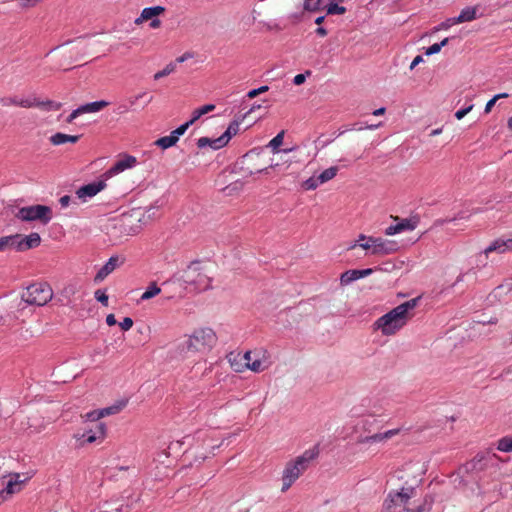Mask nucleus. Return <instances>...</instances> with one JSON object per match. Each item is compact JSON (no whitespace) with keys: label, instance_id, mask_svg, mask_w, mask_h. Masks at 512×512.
<instances>
[{"label":"nucleus","instance_id":"nucleus-1","mask_svg":"<svg viewBox=\"0 0 512 512\" xmlns=\"http://www.w3.org/2000/svg\"><path fill=\"white\" fill-rule=\"evenodd\" d=\"M434 497L430 494L419 496L415 487L391 490L385 498L381 512H431Z\"/></svg>","mask_w":512,"mask_h":512},{"label":"nucleus","instance_id":"nucleus-2","mask_svg":"<svg viewBox=\"0 0 512 512\" xmlns=\"http://www.w3.org/2000/svg\"><path fill=\"white\" fill-rule=\"evenodd\" d=\"M418 299H410L376 320L374 326L385 336L394 335L403 328L411 317L410 312L416 307Z\"/></svg>","mask_w":512,"mask_h":512},{"label":"nucleus","instance_id":"nucleus-3","mask_svg":"<svg viewBox=\"0 0 512 512\" xmlns=\"http://www.w3.org/2000/svg\"><path fill=\"white\" fill-rule=\"evenodd\" d=\"M319 449L317 446L304 451V453L294 460L289 461L282 474V492H286L293 483L302 475L309 467L311 461L317 458Z\"/></svg>","mask_w":512,"mask_h":512},{"label":"nucleus","instance_id":"nucleus-4","mask_svg":"<svg viewBox=\"0 0 512 512\" xmlns=\"http://www.w3.org/2000/svg\"><path fill=\"white\" fill-rule=\"evenodd\" d=\"M179 281L189 291H205L210 288L211 278L199 262H192L181 274Z\"/></svg>","mask_w":512,"mask_h":512},{"label":"nucleus","instance_id":"nucleus-5","mask_svg":"<svg viewBox=\"0 0 512 512\" xmlns=\"http://www.w3.org/2000/svg\"><path fill=\"white\" fill-rule=\"evenodd\" d=\"M217 342V336L211 328L196 329L185 341L188 351L204 352L212 349Z\"/></svg>","mask_w":512,"mask_h":512},{"label":"nucleus","instance_id":"nucleus-6","mask_svg":"<svg viewBox=\"0 0 512 512\" xmlns=\"http://www.w3.org/2000/svg\"><path fill=\"white\" fill-rule=\"evenodd\" d=\"M52 298V288L49 284L43 282L33 283L21 293V300L31 306H44Z\"/></svg>","mask_w":512,"mask_h":512},{"label":"nucleus","instance_id":"nucleus-7","mask_svg":"<svg viewBox=\"0 0 512 512\" xmlns=\"http://www.w3.org/2000/svg\"><path fill=\"white\" fill-rule=\"evenodd\" d=\"M400 428L390 429L384 432L374 433L372 435L367 436H359L356 440V445L360 452L362 453H377V449L375 448L376 444H384L388 440L392 439L394 436L400 433Z\"/></svg>","mask_w":512,"mask_h":512},{"label":"nucleus","instance_id":"nucleus-8","mask_svg":"<svg viewBox=\"0 0 512 512\" xmlns=\"http://www.w3.org/2000/svg\"><path fill=\"white\" fill-rule=\"evenodd\" d=\"M0 104L3 106H19L22 108L38 107L46 111H57L61 107L60 103L51 100L41 101L36 97L24 98L19 96L4 97L0 100Z\"/></svg>","mask_w":512,"mask_h":512},{"label":"nucleus","instance_id":"nucleus-9","mask_svg":"<svg viewBox=\"0 0 512 512\" xmlns=\"http://www.w3.org/2000/svg\"><path fill=\"white\" fill-rule=\"evenodd\" d=\"M16 217L22 221H40L47 224L52 219V210L46 205L25 206L18 210Z\"/></svg>","mask_w":512,"mask_h":512},{"label":"nucleus","instance_id":"nucleus-10","mask_svg":"<svg viewBox=\"0 0 512 512\" xmlns=\"http://www.w3.org/2000/svg\"><path fill=\"white\" fill-rule=\"evenodd\" d=\"M512 251V238L503 239L498 238L494 241H492L484 250L483 252L479 253L478 255V261L482 264V266H486L487 262L484 261L482 258H487L490 253L496 252L499 254Z\"/></svg>","mask_w":512,"mask_h":512},{"label":"nucleus","instance_id":"nucleus-11","mask_svg":"<svg viewBox=\"0 0 512 512\" xmlns=\"http://www.w3.org/2000/svg\"><path fill=\"white\" fill-rule=\"evenodd\" d=\"M395 220H399V222L395 225H390L387 227L385 229L386 235L392 236L404 231H413L419 223L418 217H410L405 219H399L398 217H395Z\"/></svg>","mask_w":512,"mask_h":512},{"label":"nucleus","instance_id":"nucleus-12","mask_svg":"<svg viewBox=\"0 0 512 512\" xmlns=\"http://www.w3.org/2000/svg\"><path fill=\"white\" fill-rule=\"evenodd\" d=\"M372 243L373 255H389L399 250L398 243L393 240L374 237Z\"/></svg>","mask_w":512,"mask_h":512},{"label":"nucleus","instance_id":"nucleus-13","mask_svg":"<svg viewBox=\"0 0 512 512\" xmlns=\"http://www.w3.org/2000/svg\"><path fill=\"white\" fill-rule=\"evenodd\" d=\"M137 164V159L131 155H124L123 158L119 159L110 169H108L103 177L106 179L113 177L127 169L133 168Z\"/></svg>","mask_w":512,"mask_h":512},{"label":"nucleus","instance_id":"nucleus-14","mask_svg":"<svg viewBox=\"0 0 512 512\" xmlns=\"http://www.w3.org/2000/svg\"><path fill=\"white\" fill-rule=\"evenodd\" d=\"M23 482L19 474L12 475L6 482L4 489L0 491V504L6 501L11 495L21 491Z\"/></svg>","mask_w":512,"mask_h":512},{"label":"nucleus","instance_id":"nucleus-15","mask_svg":"<svg viewBox=\"0 0 512 512\" xmlns=\"http://www.w3.org/2000/svg\"><path fill=\"white\" fill-rule=\"evenodd\" d=\"M106 187L105 180L89 183L81 186L77 191L76 195L79 199L86 201L87 198H92Z\"/></svg>","mask_w":512,"mask_h":512},{"label":"nucleus","instance_id":"nucleus-16","mask_svg":"<svg viewBox=\"0 0 512 512\" xmlns=\"http://www.w3.org/2000/svg\"><path fill=\"white\" fill-rule=\"evenodd\" d=\"M373 273V269L367 268V269H353V270H347L340 276V284L342 286H347L351 284L352 282L367 277Z\"/></svg>","mask_w":512,"mask_h":512},{"label":"nucleus","instance_id":"nucleus-17","mask_svg":"<svg viewBox=\"0 0 512 512\" xmlns=\"http://www.w3.org/2000/svg\"><path fill=\"white\" fill-rule=\"evenodd\" d=\"M41 242V237L38 233L33 232L27 236L18 234V251H26L31 248L38 247Z\"/></svg>","mask_w":512,"mask_h":512},{"label":"nucleus","instance_id":"nucleus-18","mask_svg":"<svg viewBox=\"0 0 512 512\" xmlns=\"http://www.w3.org/2000/svg\"><path fill=\"white\" fill-rule=\"evenodd\" d=\"M164 12H165V7H163V6L146 7L141 11L140 16L135 19L134 23L136 25H140L144 21L155 18Z\"/></svg>","mask_w":512,"mask_h":512},{"label":"nucleus","instance_id":"nucleus-19","mask_svg":"<svg viewBox=\"0 0 512 512\" xmlns=\"http://www.w3.org/2000/svg\"><path fill=\"white\" fill-rule=\"evenodd\" d=\"M117 263V257H110L109 260L99 269V271L95 275L94 281L96 283L102 282L110 273H112L116 269Z\"/></svg>","mask_w":512,"mask_h":512},{"label":"nucleus","instance_id":"nucleus-20","mask_svg":"<svg viewBox=\"0 0 512 512\" xmlns=\"http://www.w3.org/2000/svg\"><path fill=\"white\" fill-rule=\"evenodd\" d=\"M284 135H285V131L284 130L280 131L273 139H271L268 142L266 147L270 148L274 154L281 152V150L279 148L283 144ZM293 150H294V148L283 149L282 152L289 153V152H292Z\"/></svg>","mask_w":512,"mask_h":512},{"label":"nucleus","instance_id":"nucleus-21","mask_svg":"<svg viewBox=\"0 0 512 512\" xmlns=\"http://www.w3.org/2000/svg\"><path fill=\"white\" fill-rule=\"evenodd\" d=\"M240 123L238 121H232L227 127L226 131L220 136L218 144H224L226 146L230 139L239 132Z\"/></svg>","mask_w":512,"mask_h":512},{"label":"nucleus","instance_id":"nucleus-22","mask_svg":"<svg viewBox=\"0 0 512 512\" xmlns=\"http://www.w3.org/2000/svg\"><path fill=\"white\" fill-rule=\"evenodd\" d=\"M79 138H80L79 135H67V134L58 132L50 137V142L53 145L58 146V145L65 144L67 142L76 143L79 140Z\"/></svg>","mask_w":512,"mask_h":512},{"label":"nucleus","instance_id":"nucleus-23","mask_svg":"<svg viewBox=\"0 0 512 512\" xmlns=\"http://www.w3.org/2000/svg\"><path fill=\"white\" fill-rule=\"evenodd\" d=\"M18 234L0 237V252L8 249L18 251Z\"/></svg>","mask_w":512,"mask_h":512},{"label":"nucleus","instance_id":"nucleus-24","mask_svg":"<svg viewBox=\"0 0 512 512\" xmlns=\"http://www.w3.org/2000/svg\"><path fill=\"white\" fill-rule=\"evenodd\" d=\"M455 18L458 24L473 21L477 18V8L470 6L465 7Z\"/></svg>","mask_w":512,"mask_h":512},{"label":"nucleus","instance_id":"nucleus-25","mask_svg":"<svg viewBox=\"0 0 512 512\" xmlns=\"http://www.w3.org/2000/svg\"><path fill=\"white\" fill-rule=\"evenodd\" d=\"M109 105V102L105 100L100 101H94L90 103H86L84 105L79 106L82 114L85 113H96L102 110L103 108L107 107Z\"/></svg>","mask_w":512,"mask_h":512},{"label":"nucleus","instance_id":"nucleus-26","mask_svg":"<svg viewBox=\"0 0 512 512\" xmlns=\"http://www.w3.org/2000/svg\"><path fill=\"white\" fill-rule=\"evenodd\" d=\"M106 434V426L104 423H98L96 426V431H89L87 434H83L82 437H86L87 443H93L99 438H104Z\"/></svg>","mask_w":512,"mask_h":512},{"label":"nucleus","instance_id":"nucleus-27","mask_svg":"<svg viewBox=\"0 0 512 512\" xmlns=\"http://www.w3.org/2000/svg\"><path fill=\"white\" fill-rule=\"evenodd\" d=\"M246 370L249 369L255 373L266 370L270 363L264 358H256L252 362H246Z\"/></svg>","mask_w":512,"mask_h":512},{"label":"nucleus","instance_id":"nucleus-28","mask_svg":"<svg viewBox=\"0 0 512 512\" xmlns=\"http://www.w3.org/2000/svg\"><path fill=\"white\" fill-rule=\"evenodd\" d=\"M218 141H220V136L214 139L208 137H201L197 140V146L200 149L210 147L213 150H218L224 147V144H218Z\"/></svg>","mask_w":512,"mask_h":512},{"label":"nucleus","instance_id":"nucleus-29","mask_svg":"<svg viewBox=\"0 0 512 512\" xmlns=\"http://www.w3.org/2000/svg\"><path fill=\"white\" fill-rule=\"evenodd\" d=\"M227 358L231 368L235 372L241 373L246 370V362H244L243 359H238V357H236V353H230Z\"/></svg>","mask_w":512,"mask_h":512},{"label":"nucleus","instance_id":"nucleus-30","mask_svg":"<svg viewBox=\"0 0 512 512\" xmlns=\"http://www.w3.org/2000/svg\"><path fill=\"white\" fill-rule=\"evenodd\" d=\"M140 501V495L136 497H128L125 504L120 505L115 509V512H132L136 508V504Z\"/></svg>","mask_w":512,"mask_h":512},{"label":"nucleus","instance_id":"nucleus-31","mask_svg":"<svg viewBox=\"0 0 512 512\" xmlns=\"http://www.w3.org/2000/svg\"><path fill=\"white\" fill-rule=\"evenodd\" d=\"M215 109L214 104H206L198 109H195L192 113V118L190 119V122L193 124L195 121H197L200 117L203 115L213 111Z\"/></svg>","mask_w":512,"mask_h":512},{"label":"nucleus","instance_id":"nucleus-32","mask_svg":"<svg viewBox=\"0 0 512 512\" xmlns=\"http://www.w3.org/2000/svg\"><path fill=\"white\" fill-rule=\"evenodd\" d=\"M126 403H127V401L122 400L112 406L105 407L100 410H101V413H103V417L117 414L126 406Z\"/></svg>","mask_w":512,"mask_h":512},{"label":"nucleus","instance_id":"nucleus-33","mask_svg":"<svg viewBox=\"0 0 512 512\" xmlns=\"http://www.w3.org/2000/svg\"><path fill=\"white\" fill-rule=\"evenodd\" d=\"M160 292H161L160 287H158L155 282H152L148 286L146 291L141 295L140 301L149 300V299L155 297L156 295H158Z\"/></svg>","mask_w":512,"mask_h":512},{"label":"nucleus","instance_id":"nucleus-34","mask_svg":"<svg viewBox=\"0 0 512 512\" xmlns=\"http://www.w3.org/2000/svg\"><path fill=\"white\" fill-rule=\"evenodd\" d=\"M338 172V168L333 166L328 169H325L319 176V181L321 184L333 179Z\"/></svg>","mask_w":512,"mask_h":512},{"label":"nucleus","instance_id":"nucleus-35","mask_svg":"<svg viewBox=\"0 0 512 512\" xmlns=\"http://www.w3.org/2000/svg\"><path fill=\"white\" fill-rule=\"evenodd\" d=\"M497 449L502 452H512V437H503L498 441Z\"/></svg>","mask_w":512,"mask_h":512},{"label":"nucleus","instance_id":"nucleus-36","mask_svg":"<svg viewBox=\"0 0 512 512\" xmlns=\"http://www.w3.org/2000/svg\"><path fill=\"white\" fill-rule=\"evenodd\" d=\"M243 186H244V183L240 180L238 181H235L229 185H227L223 191L225 192L226 195H232V194H235V193H238L239 191H241L243 189Z\"/></svg>","mask_w":512,"mask_h":512},{"label":"nucleus","instance_id":"nucleus-37","mask_svg":"<svg viewBox=\"0 0 512 512\" xmlns=\"http://www.w3.org/2000/svg\"><path fill=\"white\" fill-rule=\"evenodd\" d=\"M176 69V63L174 62H171L169 64H167L165 66L164 69H162L161 71H158L157 73L154 74V79L155 80H159L165 76H168L170 75L172 72H174Z\"/></svg>","mask_w":512,"mask_h":512},{"label":"nucleus","instance_id":"nucleus-38","mask_svg":"<svg viewBox=\"0 0 512 512\" xmlns=\"http://www.w3.org/2000/svg\"><path fill=\"white\" fill-rule=\"evenodd\" d=\"M154 144L162 149H168L174 146L176 143L173 141L172 137H169L168 135L157 139Z\"/></svg>","mask_w":512,"mask_h":512},{"label":"nucleus","instance_id":"nucleus-39","mask_svg":"<svg viewBox=\"0 0 512 512\" xmlns=\"http://www.w3.org/2000/svg\"><path fill=\"white\" fill-rule=\"evenodd\" d=\"M346 12V8L344 6H340L337 3H330L327 6V14L328 15H342Z\"/></svg>","mask_w":512,"mask_h":512},{"label":"nucleus","instance_id":"nucleus-40","mask_svg":"<svg viewBox=\"0 0 512 512\" xmlns=\"http://www.w3.org/2000/svg\"><path fill=\"white\" fill-rule=\"evenodd\" d=\"M322 0H304V10L315 12L321 7Z\"/></svg>","mask_w":512,"mask_h":512},{"label":"nucleus","instance_id":"nucleus-41","mask_svg":"<svg viewBox=\"0 0 512 512\" xmlns=\"http://www.w3.org/2000/svg\"><path fill=\"white\" fill-rule=\"evenodd\" d=\"M456 24H458V23L456 22V18L455 17L448 18L445 21L441 22L438 26H436L434 28V30L435 31L447 30V29H449L450 27H452V26H454Z\"/></svg>","mask_w":512,"mask_h":512},{"label":"nucleus","instance_id":"nucleus-42","mask_svg":"<svg viewBox=\"0 0 512 512\" xmlns=\"http://www.w3.org/2000/svg\"><path fill=\"white\" fill-rule=\"evenodd\" d=\"M319 181V178L318 177H310L309 179H307L306 181H304L303 183V187L306 189V190H314L316 189L319 185H321Z\"/></svg>","mask_w":512,"mask_h":512},{"label":"nucleus","instance_id":"nucleus-43","mask_svg":"<svg viewBox=\"0 0 512 512\" xmlns=\"http://www.w3.org/2000/svg\"><path fill=\"white\" fill-rule=\"evenodd\" d=\"M374 237H368L367 240L363 243H359V246L365 250H370V253L373 254V246H372V241H373ZM356 246H358L357 243H354L352 244L349 249H354Z\"/></svg>","mask_w":512,"mask_h":512},{"label":"nucleus","instance_id":"nucleus-44","mask_svg":"<svg viewBox=\"0 0 512 512\" xmlns=\"http://www.w3.org/2000/svg\"><path fill=\"white\" fill-rule=\"evenodd\" d=\"M95 299L102 303L104 306H108V295L104 290L98 289L94 293Z\"/></svg>","mask_w":512,"mask_h":512},{"label":"nucleus","instance_id":"nucleus-45","mask_svg":"<svg viewBox=\"0 0 512 512\" xmlns=\"http://www.w3.org/2000/svg\"><path fill=\"white\" fill-rule=\"evenodd\" d=\"M86 420L88 421H98L99 419L103 418V413H101V410H94L91 412H88L85 415Z\"/></svg>","mask_w":512,"mask_h":512},{"label":"nucleus","instance_id":"nucleus-46","mask_svg":"<svg viewBox=\"0 0 512 512\" xmlns=\"http://www.w3.org/2000/svg\"><path fill=\"white\" fill-rule=\"evenodd\" d=\"M269 90V87L268 86H261L259 88H256V89H253V90H250L248 93H247V97L248 98H255L256 96H258L259 94L261 93H264L266 91Z\"/></svg>","mask_w":512,"mask_h":512},{"label":"nucleus","instance_id":"nucleus-47","mask_svg":"<svg viewBox=\"0 0 512 512\" xmlns=\"http://www.w3.org/2000/svg\"><path fill=\"white\" fill-rule=\"evenodd\" d=\"M122 330L128 331L133 326V320L130 317H125L123 321L119 323Z\"/></svg>","mask_w":512,"mask_h":512},{"label":"nucleus","instance_id":"nucleus-48","mask_svg":"<svg viewBox=\"0 0 512 512\" xmlns=\"http://www.w3.org/2000/svg\"><path fill=\"white\" fill-rule=\"evenodd\" d=\"M441 51V49L439 48V45L438 43H434L433 45L429 46L426 51H425V55L427 56H431V55H434V54H437Z\"/></svg>","mask_w":512,"mask_h":512},{"label":"nucleus","instance_id":"nucleus-49","mask_svg":"<svg viewBox=\"0 0 512 512\" xmlns=\"http://www.w3.org/2000/svg\"><path fill=\"white\" fill-rule=\"evenodd\" d=\"M473 109V105H470L466 108L460 109L455 113V117L458 120H461L465 115H467Z\"/></svg>","mask_w":512,"mask_h":512},{"label":"nucleus","instance_id":"nucleus-50","mask_svg":"<svg viewBox=\"0 0 512 512\" xmlns=\"http://www.w3.org/2000/svg\"><path fill=\"white\" fill-rule=\"evenodd\" d=\"M131 110V106L129 105H126V104H119L116 109H115V113L116 114H125L127 112H129Z\"/></svg>","mask_w":512,"mask_h":512},{"label":"nucleus","instance_id":"nucleus-51","mask_svg":"<svg viewBox=\"0 0 512 512\" xmlns=\"http://www.w3.org/2000/svg\"><path fill=\"white\" fill-rule=\"evenodd\" d=\"M191 125H192V123L189 120V121L185 122L184 124L180 125L179 127H177L175 130L180 136H182Z\"/></svg>","mask_w":512,"mask_h":512},{"label":"nucleus","instance_id":"nucleus-52","mask_svg":"<svg viewBox=\"0 0 512 512\" xmlns=\"http://www.w3.org/2000/svg\"><path fill=\"white\" fill-rule=\"evenodd\" d=\"M236 357H238V359H243L244 362H252L253 361L251 351H246L244 354L236 353Z\"/></svg>","mask_w":512,"mask_h":512},{"label":"nucleus","instance_id":"nucleus-53","mask_svg":"<svg viewBox=\"0 0 512 512\" xmlns=\"http://www.w3.org/2000/svg\"><path fill=\"white\" fill-rule=\"evenodd\" d=\"M79 115H82L80 107H78L77 109H75L71 112V114L68 116V118L66 120L67 123H72Z\"/></svg>","mask_w":512,"mask_h":512},{"label":"nucleus","instance_id":"nucleus-54","mask_svg":"<svg viewBox=\"0 0 512 512\" xmlns=\"http://www.w3.org/2000/svg\"><path fill=\"white\" fill-rule=\"evenodd\" d=\"M146 95H147L146 92H142V93H139V94H137V95H135L133 97H130L128 99V102H129L130 106L131 107L134 106L139 99L144 98Z\"/></svg>","mask_w":512,"mask_h":512},{"label":"nucleus","instance_id":"nucleus-55","mask_svg":"<svg viewBox=\"0 0 512 512\" xmlns=\"http://www.w3.org/2000/svg\"><path fill=\"white\" fill-rule=\"evenodd\" d=\"M18 4L22 8L33 7L37 0H17Z\"/></svg>","mask_w":512,"mask_h":512},{"label":"nucleus","instance_id":"nucleus-56","mask_svg":"<svg viewBox=\"0 0 512 512\" xmlns=\"http://www.w3.org/2000/svg\"><path fill=\"white\" fill-rule=\"evenodd\" d=\"M70 201H71V198L69 195H64L62 196L60 199H59V203L61 205L62 208H66L69 206L70 204Z\"/></svg>","mask_w":512,"mask_h":512},{"label":"nucleus","instance_id":"nucleus-57","mask_svg":"<svg viewBox=\"0 0 512 512\" xmlns=\"http://www.w3.org/2000/svg\"><path fill=\"white\" fill-rule=\"evenodd\" d=\"M305 80H306L305 74H297L293 79V83L295 85H301L305 82Z\"/></svg>","mask_w":512,"mask_h":512},{"label":"nucleus","instance_id":"nucleus-58","mask_svg":"<svg viewBox=\"0 0 512 512\" xmlns=\"http://www.w3.org/2000/svg\"><path fill=\"white\" fill-rule=\"evenodd\" d=\"M424 61L423 57L421 55H417L413 61L411 62L410 64V70H413L417 65H419L420 63H422Z\"/></svg>","mask_w":512,"mask_h":512},{"label":"nucleus","instance_id":"nucleus-59","mask_svg":"<svg viewBox=\"0 0 512 512\" xmlns=\"http://www.w3.org/2000/svg\"><path fill=\"white\" fill-rule=\"evenodd\" d=\"M496 101H497L496 98L493 97L486 103V106L484 109L485 113H489L491 111V109L495 105Z\"/></svg>","mask_w":512,"mask_h":512},{"label":"nucleus","instance_id":"nucleus-60","mask_svg":"<svg viewBox=\"0 0 512 512\" xmlns=\"http://www.w3.org/2000/svg\"><path fill=\"white\" fill-rule=\"evenodd\" d=\"M150 27L153 29H157L161 26V21L157 17L150 19Z\"/></svg>","mask_w":512,"mask_h":512},{"label":"nucleus","instance_id":"nucleus-61","mask_svg":"<svg viewBox=\"0 0 512 512\" xmlns=\"http://www.w3.org/2000/svg\"><path fill=\"white\" fill-rule=\"evenodd\" d=\"M106 323L107 325L109 326H113L115 325L117 322H116V318L114 316V314H108L107 317H106Z\"/></svg>","mask_w":512,"mask_h":512},{"label":"nucleus","instance_id":"nucleus-62","mask_svg":"<svg viewBox=\"0 0 512 512\" xmlns=\"http://www.w3.org/2000/svg\"><path fill=\"white\" fill-rule=\"evenodd\" d=\"M191 57H192V55L190 53H184L180 57L176 58L175 63H183L184 61H186L187 59H189Z\"/></svg>","mask_w":512,"mask_h":512},{"label":"nucleus","instance_id":"nucleus-63","mask_svg":"<svg viewBox=\"0 0 512 512\" xmlns=\"http://www.w3.org/2000/svg\"><path fill=\"white\" fill-rule=\"evenodd\" d=\"M315 32L321 37H325L327 35V30L323 27H318Z\"/></svg>","mask_w":512,"mask_h":512},{"label":"nucleus","instance_id":"nucleus-64","mask_svg":"<svg viewBox=\"0 0 512 512\" xmlns=\"http://www.w3.org/2000/svg\"><path fill=\"white\" fill-rule=\"evenodd\" d=\"M169 137H172L173 141H174L175 143H177V142H178V140H179L180 135L176 132V130H173V131L170 133Z\"/></svg>","mask_w":512,"mask_h":512}]
</instances>
